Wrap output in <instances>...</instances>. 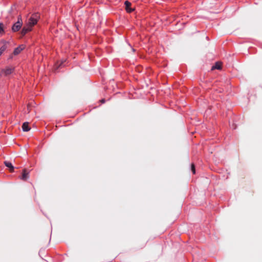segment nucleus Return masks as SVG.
<instances>
[{"label": "nucleus", "mask_w": 262, "mask_h": 262, "mask_svg": "<svg viewBox=\"0 0 262 262\" xmlns=\"http://www.w3.org/2000/svg\"><path fill=\"white\" fill-rule=\"evenodd\" d=\"M14 68L12 67H7L5 69L3 70L2 73L5 76H8L13 73Z\"/></svg>", "instance_id": "obj_3"}, {"label": "nucleus", "mask_w": 262, "mask_h": 262, "mask_svg": "<svg viewBox=\"0 0 262 262\" xmlns=\"http://www.w3.org/2000/svg\"><path fill=\"white\" fill-rule=\"evenodd\" d=\"M3 164H11V162H8L7 161H5L3 162Z\"/></svg>", "instance_id": "obj_14"}, {"label": "nucleus", "mask_w": 262, "mask_h": 262, "mask_svg": "<svg viewBox=\"0 0 262 262\" xmlns=\"http://www.w3.org/2000/svg\"><path fill=\"white\" fill-rule=\"evenodd\" d=\"M3 53L1 52V51H0V56L2 55Z\"/></svg>", "instance_id": "obj_16"}, {"label": "nucleus", "mask_w": 262, "mask_h": 262, "mask_svg": "<svg viewBox=\"0 0 262 262\" xmlns=\"http://www.w3.org/2000/svg\"><path fill=\"white\" fill-rule=\"evenodd\" d=\"M100 101H101V103H104V102H105V99H101Z\"/></svg>", "instance_id": "obj_15"}, {"label": "nucleus", "mask_w": 262, "mask_h": 262, "mask_svg": "<svg viewBox=\"0 0 262 262\" xmlns=\"http://www.w3.org/2000/svg\"><path fill=\"white\" fill-rule=\"evenodd\" d=\"M23 25V21L20 16L18 17L17 21L12 26V30L13 32L18 31L20 28Z\"/></svg>", "instance_id": "obj_2"}, {"label": "nucleus", "mask_w": 262, "mask_h": 262, "mask_svg": "<svg viewBox=\"0 0 262 262\" xmlns=\"http://www.w3.org/2000/svg\"><path fill=\"white\" fill-rule=\"evenodd\" d=\"M6 165V166H7L8 167L10 172L13 171L14 167L13 166V165L10 164V165Z\"/></svg>", "instance_id": "obj_11"}, {"label": "nucleus", "mask_w": 262, "mask_h": 262, "mask_svg": "<svg viewBox=\"0 0 262 262\" xmlns=\"http://www.w3.org/2000/svg\"><path fill=\"white\" fill-rule=\"evenodd\" d=\"M39 18V14L38 13L33 14L30 18L28 19L27 25L32 27L37 24L38 19Z\"/></svg>", "instance_id": "obj_1"}, {"label": "nucleus", "mask_w": 262, "mask_h": 262, "mask_svg": "<svg viewBox=\"0 0 262 262\" xmlns=\"http://www.w3.org/2000/svg\"><path fill=\"white\" fill-rule=\"evenodd\" d=\"M7 48V43L5 42L0 48V51L3 53Z\"/></svg>", "instance_id": "obj_10"}, {"label": "nucleus", "mask_w": 262, "mask_h": 262, "mask_svg": "<svg viewBox=\"0 0 262 262\" xmlns=\"http://www.w3.org/2000/svg\"><path fill=\"white\" fill-rule=\"evenodd\" d=\"M29 173V171H28L26 169H24L23 171L21 179L24 181H26L29 178V176H28Z\"/></svg>", "instance_id": "obj_6"}, {"label": "nucleus", "mask_w": 262, "mask_h": 262, "mask_svg": "<svg viewBox=\"0 0 262 262\" xmlns=\"http://www.w3.org/2000/svg\"><path fill=\"white\" fill-rule=\"evenodd\" d=\"M22 129L24 132H28L30 129L28 122H24L22 125Z\"/></svg>", "instance_id": "obj_9"}, {"label": "nucleus", "mask_w": 262, "mask_h": 262, "mask_svg": "<svg viewBox=\"0 0 262 262\" xmlns=\"http://www.w3.org/2000/svg\"><path fill=\"white\" fill-rule=\"evenodd\" d=\"M32 28L31 27L28 26L27 25L26 26H24L21 31V34L22 36H24L26 33L28 32L31 31Z\"/></svg>", "instance_id": "obj_5"}, {"label": "nucleus", "mask_w": 262, "mask_h": 262, "mask_svg": "<svg viewBox=\"0 0 262 262\" xmlns=\"http://www.w3.org/2000/svg\"><path fill=\"white\" fill-rule=\"evenodd\" d=\"M222 66V63L221 62L217 61L215 62V64L212 67L211 70H214L215 69L221 70Z\"/></svg>", "instance_id": "obj_7"}, {"label": "nucleus", "mask_w": 262, "mask_h": 262, "mask_svg": "<svg viewBox=\"0 0 262 262\" xmlns=\"http://www.w3.org/2000/svg\"><path fill=\"white\" fill-rule=\"evenodd\" d=\"M4 32V24L2 23H0V34Z\"/></svg>", "instance_id": "obj_12"}, {"label": "nucleus", "mask_w": 262, "mask_h": 262, "mask_svg": "<svg viewBox=\"0 0 262 262\" xmlns=\"http://www.w3.org/2000/svg\"><path fill=\"white\" fill-rule=\"evenodd\" d=\"M124 4L125 5V9H126V10L127 11V12H131L134 11V9H132L130 8V7L131 6V3L130 2H129L127 1H126L124 2Z\"/></svg>", "instance_id": "obj_8"}, {"label": "nucleus", "mask_w": 262, "mask_h": 262, "mask_svg": "<svg viewBox=\"0 0 262 262\" xmlns=\"http://www.w3.org/2000/svg\"><path fill=\"white\" fill-rule=\"evenodd\" d=\"M191 170H192V171L193 173V174H195V170L194 165H191Z\"/></svg>", "instance_id": "obj_13"}, {"label": "nucleus", "mask_w": 262, "mask_h": 262, "mask_svg": "<svg viewBox=\"0 0 262 262\" xmlns=\"http://www.w3.org/2000/svg\"><path fill=\"white\" fill-rule=\"evenodd\" d=\"M24 49H25V46L24 45H21L19 46V47H18L17 48L15 49V50L13 51V54L15 55H18Z\"/></svg>", "instance_id": "obj_4"}]
</instances>
